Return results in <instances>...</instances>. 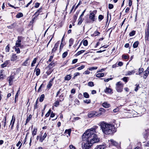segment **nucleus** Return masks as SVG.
I'll list each match as a JSON object with an SVG mask.
<instances>
[{
  "mask_svg": "<svg viewBox=\"0 0 149 149\" xmlns=\"http://www.w3.org/2000/svg\"><path fill=\"white\" fill-rule=\"evenodd\" d=\"M95 127L88 129L83 134L82 136V140H86V142H84V145L82 146L83 149H90L93 143L98 142L100 141L97 135L95 134Z\"/></svg>",
  "mask_w": 149,
  "mask_h": 149,
  "instance_id": "1",
  "label": "nucleus"
},
{
  "mask_svg": "<svg viewBox=\"0 0 149 149\" xmlns=\"http://www.w3.org/2000/svg\"><path fill=\"white\" fill-rule=\"evenodd\" d=\"M100 126L103 132L106 134H111L116 131V129L113 125L104 121L101 122Z\"/></svg>",
  "mask_w": 149,
  "mask_h": 149,
  "instance_id": "2",
  "label": "nucleus"
},
{
  "mask_svg": "<svg viewBox=\"0 0 149 149\" xmlns=\"http://www.w3.org/2000/svg\"><path fill=\"white\" fill-rule=\"evenodd\" d=\"M100 113L97 112V111H93L88 113V116L89 118H93L100 116Z\"/></svg>",
  "mask_w": 149,
  "mask_h": 149,
  "instance_id": "3",
  "label": "nucleus"
},
{
  "mask_svg": "<svg viewBox=\"0 0 149 149\" xmlns=\"http://www.w3.org/2000/svg\"><path fill=\"white\" fill-rule=\"evenodd\" d=\"M123 85V84H122L121 81H119L116 83V88L117 92H121L122 91Z\"/></svg>",
  "mask_w": 149,
  "mask_h": 149,
  "instance_id": "4",
  "label": "nucleus"
},
{
  "mask_svg": "<svg viewBox=\"0 0 149 149\" xmlns=\"http://www.w3.org/2000/svg\"><path fill=\"white\" fill-rule=\"evenodd\" d=\"M109 141L110 142L111 144L113 146H116L118 149H120L121 148L120 144L113 139H111L110 140H109Z\"/></svg>",
  "mask_w": 149,
  "mask_h": 149,
  "instance_id": "5",
  "label": "nucleus"
},
{
  "mask_svg": "<svg viewBox=\"0 0 149 149\" xmlns=\"http://www.w3.org/2000/svg\"><path fill=\"white\" fill-rule=\"evenodd\" d=\"M96 10L90 13V14L89 19L93 22H94L95 20V16L94 12L96 13Z\"/></svg>",
  "mask_w": 149,
  "mask_h": 149,
  "instance_id": "6",
  "label": "nucleus"
},
{
  "mask_svg": "<svg viewBox=\"0 0 149 149\" xmlns=\"http://www.w3.org/2000/svg\"><path fill=\"white\" fill-rule=\"evenodd\" d=\"M15 79V76L13 75H11L8 78L9 82V85L11 86L13 83V80Z\"/></svg>",
  "mask_w": 149,
  "mask_h": 149,
  "instance_id": "7",
  "label": "nucleus"
},
{
  "mask_svg": "<svg viewBox=\"0 0 149 149\" xmlns=\"http://www.w3.org/2000/svg\"><path fill=\"white\" fill-rule=\"evenodd\" d=\"M24 38L21 36H18L17 38V40L16 41L15 45L16 46H19L20 45V44L22 40L24 39Z\"/></svg>",
  "mask_w": 149,
  "mask_h": 149,
  "instance_id": "8",
  "label": "nucleus"
},
{
  "mask_svg": "<svg viewBox=\"0 0 149 149\" xmlns=\"http://www.w3.org/2000/svg\"><path fill=\"white\" fill-rule=\"evenodd\" d=\"M59 42L58 41L55 45L54 46L52 49V53H54L57 50V48L59 46Z\"/></svg>",
  "mask_w": 149,
  "mask_h": 149,
  "instance_id": "9",
  "label": "nucleus"
},
{
  "mask_svg": "<svg viewBox=\"0 0 149 149\" xmlns=\"http://www.w3.org/2000/svg\"><path fill=\"white\" fill-rule=\"evenodd\" d=\"M19 58L16 56V54H13L11 57L10 60L12 61H14L17 60Z\"/></svg>",
  "mask_w": 149,
  "mask_h": 149,
  "instance_id": "10",
  "label": "nucleus"
},
{
  "mask_svg": "<svg viewBox=\"0 0 149 149\" xmlns=\"http://www.w3.org/2000/svg\"><path fill=\"white\" fill-rule=\"evenodd\" d=\"M145 39L146 41H149V30H146Z\"/></svg>",
  "mask_w": 149,
  "mask_h": 149,
  "instance_id": "11",
  "label": "nucleus"
},
{
  "mask_svg": "<svg viewBox=\"0 0 149 149\" xmlns=\"http://www.w3.org/2000/svg\"><path fill=\"white\" fill-rule=\"evenodd\" d=\"M42 7H40L35 13V15L37 17L40 14V13L42 12Z\"/></svg>",
  "mask_w": 149,
  "mask_h": 149,
  "instance_id": "12",
  "label": "nucleus"
},
{
  "mask_svg": "<svg viewBox=\"0 0 149 149\" xmlns=\"http://www.w3.org/2000/svg\"><path fill=\"white\" fill-rule=\"evenodd\" d=\"M17 24L15 22L13 23L10 26H8L7 27L8 29H12L15 28L17 26Z\"/></svg>",
  "mask_w": 149,
  "mask_h": 149,
  "instance_id": "13",
  "label": "nucleus"
},
{
  "mask_svg": "<svg viewBox=\"0 0 149 149\" xmlns=\"http://www.w3.org/2000/svg\"><path fill=\"white\" fill-rule=\"evenodd\" d=\"M106 145H97L96 146V149H104L106 147Z\"/></svg>",
  "mask_w": 149,
  "mask_h": 149,
  "instance_id": "14",
  "label": "nucleus"
},
{
  "mask_svg": "<svg viewBox=\"0 0 149 149\" xmlns=\"http://www.w3.org/2000/svg\"><path fill=\"white\" fill-rule=\"evenodd\" d=\"M54 63L53 61H52L47 67V68H49V69H50L54 66Z\"/></svg>",
  "mask_w": 149,
  "mask_h": 149,
  "instance_id": "15",
  "label": "nucleus"
},
{
  "mask_svg": "<svg viewBox=\"0 0 149 149\" xmlns=\"http://www.w3.org/2000/svg\"><path fill=\"white\" fill-rule=\"evenodd\" d=\"M19 46H16V45L14 47V48L15 49V51L17 53V54L19 53L20 52L19 48Z\"/></svg>",
  "mask_w": 149,
  "mask_h": 149,
  "instance_id": "16",
  "label": "nucleus"
},
{
  "mask_svg": "<svg viewBox=\"0 0 149 149\" xmlns=\"http://www.w3.org/2000/svg\"><path fill=\"white\" fill-rule=\"evenodd\" d=\"M102 105L105 108H108L110 106V104L107 102H105L102 103Z\"/></svg>",
  "mask_w": 149,
  "mask_h": 149,
  "instance_id": "17",
  "label": "nucleus"
},
{
  "mask_svg": "<svg viewBox=\"0 0 149 149\" xmlns=\"http://www.w3.org/2000/svg\"><path fill=\"white\" fill-rule=\"evenodd\" d=\"M37 66L36 67V68L35 69V71L36 72V75L37 76H38L40 74V70L39 68H37Z\"/></svg>",
  "mask_w": 149,
  "mask_h": 149,
  "instance_id": "18",
  "label": "nucleus"
},
{
  "mask_svg": "<svg viewBox=\"0 0 149 149\" xmlns=\"http://www.w3.org/2000/svg\"><path fill=\"white\" fill-rule=\"evenodd\" d=\"M47 134L46 133H45L42 137H41L39 139V141L40 142H42L44 140L45 138L46 137Z\"/></svg>",
  "mask_w": 149,
  "mask_h": 149,
  "instance_id": "19",
  "label": "nucleus"
},
{
  "mask_svg": "<svg viewBox=\"0 0 149 149\" xmlns=\"http://www.w3.org/2000/svg\"><path fill=\"white\" fill-rule=\"evenodd\" d=\"M29 60V57H28V58H27L25 61L23 63L22 65L24 66H27L29 63L28 61Z\"/></svg>",
  "mask_w": 149,
  "mask_h": 149,
  "instance_id": "20",
  "label": "nucleus"
},
{
  "mask_svg": "<svg viewBox=\"0 0 149 149\" xmlns=\"http://www.w3.org/2000/svg\"><path fill=\"white\" fill-rule=\"evenodd\" d=\"M71 76L70 74H68L66 75L64 78L65 80H69L71 78Z\"/></svg>",
  "mask_w": 149,
  "mask_h": 149,
  "instance_id": "21",
  "label": "nucleus"
},
{
  "mask_svg": "<svg viewBox=\"0 0 149 149\" xmlns=\"http://www.w3.org/2000/svg\"><path fill=\"white\" fill-rule=\"evenodd\" d=\"M97 112H99V113H100V116L102 114V112H105V109L103 108H100L99 109V110L98 111H97Z\"/></svg>",
  "mask_w": 149,
  "mask_h": 149,
  "instance_id": "22",
  "label": "nucleus"
},
{
  "mask_svg": "<svg viewBox=\"0 0 149 149\" xmlns=\"http://www.w3.org/2000/svg\"><path fill=\"white\" fill-rule=\"evenodd\" d=\"M139 44V42L138 41L135 42L133 45V47L134 48H136L137 47Z\"/></svg>",
  "mask_w": 149,
  "mask_h": 149,
  "instance_id": "23",
  "label": "nucleus"
},
{
  "mask_svg": "<svg viewBox=\"0 0 149 149\" xmlns=\"http://www.w3.org/2000/svg\"><path fill=\"white\" fill-rule=\"evenodd\" d=\"M144 69L143 68H139V73H136V74H139L140 75H141Z\"/></svg>",
  "mask_w": 149,
  "mask_h": 149,
  "instance_id": "24",
  "label": "nucleus"
},
{
  "mask_svg": "<svg viewBox=\"0 0 149 149\" xmlns=\"http://www.w3.org/2000/svg\"><path fill=\"white\" fill-rule=\"evenodd\" d=\"M111 91L112 90L111 88L107 87H106V89L104 90V92L105 93H111Z\"/></svg>",
  "mask_w": 149,
  "mask_h": 149,
  "instance_id": "25",
  "label": "nucleus"
},
{
  "mask_svg": "<svg viewBox=\"0 0 149 149\" xmlns=\"http://www.w3.org/2000/svg\"><path fill=\"white\" fill-rule=\"evenodd\" d=\"M104 74L103 73H98L96 74V76L97 77L100 78L104 77Z\"/></svg>",
  "mask_w": 149,
  "mask_h": 149,
  "instance_id": "26",
  "label": "nucleus"
},
{
  "mask_svg": "<svg viewBox=\"0 0 149 149\" xmlns=\"http://www.w3.org/2000/svg\"><path fill=\"white\" fill-rule=\"evenodd\" d=\"M135 72V71L134 70H133L131 71H128L127 72V74L126 75H132V74H133Z\"/></svg>",
  "mask_w": 149,
  "mask_h": 149,
  "instance_id": "27",
  "label": "nucleus"
},
{
  "mask_svg": "<svg viewBox=\"0 0 149 149\" xmlns=\"http://www.w3.org/2000/svg\"><path fill=\"white\" fill-rule=\"evenodd\" d=\"M45 98V95L44 94H42L41 95L39 98L40 102H42Z\"/></svg>",
  "mask_w": 149,
  "mask_h": 149,
  "instance_id": "28",
  "label": "nucleus"
},
{
  "mask_svg": "<svg viewBox=\"0 0 149 149\" xmlns=\"http://www.w3.org/2000/svg\"><path fill=\"white\" fill-rule=\"evenodd\" d=\"M53 81V79H52V80H50L47 86V88H48L50 89L51 86H52V81Z\"/></svg>",
  "mask_w": 149,
  "mask_h": 149,
  "instance_id": "29",
  "label": "nucleus"
},
{
  "mask_svg": "<svg viewBox=\"0 0 149 149\" xmlns=\"http://www.w3.org/2000/svg\"><path fill=\"white\" fill-rule=\"evenodd\" d=\"M37 58H35L33 59V60L31 63V67H33L34 66V64H35L36 63V61H37Z\"/></svg>",
  "mask_w": 149,
  "mask_h": 149,
  "instance_id": "30",
  "label": "nucleus"
},
{
  "mask_svg": "<svg viewBox=\"0 0 149 149\" xmlns=\"http://www.w3.org/2000/svg\"><path fill=\"white\" fill-rule=\"evenodd\" d=\"M44 86H45L44 84H41L38 88V92H41L42 91L41 89H42V88H43V87H44Z\"/></svg>",
  "mask_w": 149,
  "mask_h": 149,
  "instance_id": "31",
  "label": "nucleus"
},
{
  "mask_svg": "<svg viewBox=\"0 0 149 149\" xmlns=\"http://www.w3.org/2000/svg\"><path fill=\"white\" fill-rule=\"evenodd\" d=\"M73 42H74V40L72 38H71L69 40V47H71L72 45L73 44Z\"/></svg>",
  "mask_w": 149,
  "mask_h": 149,
  "instance_id": "32",
  "label": "nucleus"
},
{
  "mask_svg": "<svg viewBox=\"0 0 149 149\" xmlns=\"http://www.w3.org/2000/svg\"><path fill=\"white\" fill-rule=\"evenodd\" d=\"M32 116L31 114H30L28 117H27L26 120V124L28 123L30 120H31L32 118Z\"/></svg>",
  "mask_w": 149,
  "mask_h": 149,
  "instance_id": "33",
  "label": "nucleus"
},
{
  "mask_svg": "<svg viewBox=\"0 0 149 149\" xmlns=\"http://www.w3.org/2000/svg\"><path fill=\"white\" fill-rule=\"evenodd\" d=\"M85 52V50H81L78 52L76 54V56H78Z\"/></svg>",
  "mask_w": 149,
  "mask_h": 149,
  "instance_id": "34",
  "label": "nucleus"
},
{
  "mask_svg": "<svg viewBox=\"0 0 149 149\" xmlns=\"http://www.w3.org/2000/svg\"><path fill=\"white\" fill-rule=\"evenodd\" d=\"M3 70H1L0 71V79H3L4 78V76L3 74Z\"/></svg>",
  "mask_w": 149,
  "mask_h": 149,
  "instance_id": "35",
  "label": "nucleus"
},
{
  "mask_svg": "<svg viewBox=\"0 0 149 149\" xmlns=\"http://www.w3.org/2000/svg\"><path fill=\"white\" fill-rule=\"evenodd\" d=\"M71 129H69L68 130H66L65 132V133H67L69 136H70L71 133Z\"/></svg>",
  "mask_w": 149,
  "mask_h": 149,
  "instance_id": "36",
  "label": "nucleus"
},
{
  "mask_svg": "<svg viewBox=\"0 0 149 149\" xmlns=\"http://www.w3.org/2000/svg\"><path fill=\"white\" fill-rule=\"evenodd\" d=\"M15 120V117L14 116V115H13L12 116V119L11 121L10 125H11V124H12L13 123V122H14V123Z\"/></svg>",
  "mask_w": 149,
  "mask_h": 149,
  "instance_id": "37",
  "label": "nucleus"
},
{
  "mask_svg": "<svg viewBox=\"0 0 149 149\" xmlns=\"http://www.w3.org/2000/svg\"><path fill=\"white\" fill-rule=\"evenodd\" d=\"M37 131V129L36 128H34L33 129V130L32 131V134L33 135V137L36 134Z\"/></svg>",
  "mask_w": 149,
  "mask_h": 149,
  "instance_id": "38",
  "label": "nucleus"
},
{
  "mask_svg": "<svg viewBox=\"0 0 149 149\" xmlns=\"http://www.w3.org/2000/svg\"><path fill=\"white\" fill-rule=\"evenodd\" d=\"M23 16V14L21 13H19L16 15V17L17 18H19L22 17Z\"/></svg>",
  "mask_w": 149,
  "mask_h": 149,
  "instance_id": "39",
  "label": "nucleus"
},
{
  "mask_svg": "<svg viewBox=\"0 0 149 149\" xmlns=\"http://www.w3.org/2000/svg\"><path fill=\"white\" fill-rule=\"evenodd\" d=\"M83 95L84 97L86 98H88L89 97V96L87 92L84 93Z\"/></svg>",
  "mask_w": 149,
  "mask_h": 149,
  "instance_id": "40",
  "label": "nucleus"
},
{
  "mask_svg": "<svg viewBox=\"0 0 149 149\" xmlns=\"http://www.w3.org/2000/svg\"><path fill=\"white\" fill-rule=\"evenodd\" d=\"M79 21L78 23L77 24L79 25L81 24V23H82V22H83V20L82 19V18L79 17Z\"/></svg>",
  "mask_w": 149,
  "mask_h": 149,
  "instance_id": "41",
  "label": "nucleus"
},
{
  "mask_svg": "<svg viewBox=\"0 0 149 149\" xmlns=\"http://www.w3.org/2000/svg\"><path fill=\"white\" fill-rule=\"evenodd\" d=\"M136 33V31L134 30L132 31L130 33V36H132L134 35Z\"/></svg>",
  "mask_w": 149,
  "mask_h": 149,
  "instance_id": "42",
  "label": "nucleus"
},
{
  "mask_svg": "<svg viewBox=\"0 0 149 149\" xmlns=\"http://www.w3.org/2000/svg\"><path fill=\"white\" fill-rule=\"evenodd\" d=\"M6 117L5 116L4 117V118L3 119V121L4 122L3 127H5L6 125Z\"/></svg>",
  "mask_w": 149,
  "mask_h": 149,
  "instance_id": "43",
  "label": "nucleus"
},
{
  "mask_svg": "<svg viewBox=\"0 0 149 149\" xmlns=\"http://www.w3.org/2000/svg\"><path fill=\"white\" fill-rule=\"evenodd\" d=\"M68 54V52H64L62 55V57L63 58H65L67 55Z\"/></svg>",
  "mask_w": 149,
  "mask_h": 149,
  "instance_id": "44",
  "label": "nucleus"
},
{
  "mask_svg": "<svg viewBox=\"0 0 149 149\" xmlns=\"http://www.w3.org/2000/svg\"><path fill=\"white\" fill-rule=\"evenodd\" d=\"M88 85L91 87L94 86V83L92 81H90L88 83Z\"/></svg>",
  "mask_w": 149,
  "mask_h": 149,
  "instance_id": "45",
  "label": "nucleus"
},
{
  "mask_svg": "<svg viewBox=\"0 0 149 149\" xmlns=\"http://www.w3.org/2000/svg\"><path fill=\"white\" fill-rule=\"evenodd\" d=\"M38 99H37V100L36 101V104L34 106V110L35 109H36L38 107Z\"/></svg>",
  "mask_w": 149,
  "mask_h": 149,
  "instance_id": "46",
  "label": "nucleus"
},
{
  "mask_svg": "<svg viewBox=\"0 0 149 149\" xmlns=\"http://www.w3.org/2000/svg\"><path fill=\"white\" fill-rule=\"evenodd\" d=\"M51 109H49V110L47 113L45 115V117H47L49 116L50 113H51Z\"/></svg>",
  "mask_w": 149,
  "mask_h": 149,
  "instance_id": "47",
  "label": "nucleus"
},
{
  "mask_svg": "<svg viewBox=\"0 0 149 149\" xmlns=\"http://www.w3.org/2000/svg\"><path fill=\"white\" fill-rule=\"evenodd\" d=\"M8 65V63L6 62H5L3 63L1 65V66L2 68H3L7 66Z\"/></svg>",
  "mask_w": 149,
  "mask_h": 149,
  "instance_id": "48",
  "label": "nucleus"
},
{
  "mask_svg": "<svg viewBox=\"0 0 149 149\" xmlns=\"http://www.w3.org/2000/svg\"><path fill=\"white\" fill-rule=\"evenodd\" d=\"M104 18V16L102 15H100L98 16V19L99 21H100Z\"/></svg>",
  "mask_w": 149,
  "mask_h": 149,
  "instance_id": "49",
  "label": "nucleus"
},
{
  "mask_svg": "<svg viewBox=\"0 0 149 149\" xmlns=\"http://www.w3.org/2000/svg\"><path fill=\"white\" fill-rule=\"evenodd\" d=\"M122 57L123 58L125 59H127L129 58V56L123 55L122 56Z\"/></svg>",
  "mask_w": 149,
  "mask_h": 149,
  "instance_id": "50",
  "label": "nucleus"
},
{
  "mask_svg": "<svg viewBox=\"0 0 149 149\" xmlns=\"http://www.w3.org/2000/svg\"><path fill=\"white\" fill-rule=\"evenodd\" d=\"M84 102L87 104H89L91 102V100H87L86 99L85 100H84Z\"/></svg>",
  "mask_w": 149,
  "mask_h": 149,
  "instance_id": "51",
  "label": "nucleus"
},
{
  "mask_svg": "<svg viewBox=\"0 0 149 149\" xmlns=\"http://www.w3.org/2000/svg\"><path fill=\"white\" fill-rule=\"evenodd\" d=\"M97 67H92L90 68H88L89 70L92 71L94 70H96L97 69Z\"/></svg>",
  "mask_w": 149,
  "mask_h": 149,
  "instance_id": "52",
  "label": "nucleus"
},
{
  "mask_svg": "<svg viewBox=\"0 0 149 149\" xmlns=\"http://www.w3.org/2000/svg\"><path fill=\"white\" fill-rule=\"evenodd\" d=\"M6 52H9L10 51V46L9 45H8L6 48Z\"/></svg>",
  "mask_w": 149,
  "mask_h": 149,
  "instance_id": "53",
  "label": "nucleus"
},
{
  "mask_svg": "<svg viewBox=\"0 0 149 149\" xmlns=\"http://www.w3.org/2000/svg\"><path fill=\"white\" fill-rule=\"evenodd\" d=\"M83 45L85 46H86L88 44V42L87 40H85L83 42Z\"/></svg>",
  "mask_w": 149,
  "mask_h": 149,
  "instance_id": "54",
  "label": "nucleus"
},
{
  "mask_svg": "<svg viewBox=\"0 0 149 149\" xmlns=\"http://www.w3.org/2000/svg\"><path fill=\"white\" fill-rule=\"evenodd\" d=\"M128 79L127 77H124L122 79V80L126 83L127 82Z\"/></svg>",
  "mask_w": 149,
  "mask_h": 149,
  "instance_id": "55",
  "label": "nucleus"
},
{
  "mask_svg": "<svg viewBox=\"0 0 149 149\" xmlns=\"http://www.w3.org/2000/svg\"><path fill=\"white\" fill-rule=\"evenodd\" d=\"M113 7V6L112 4H109L108 5V8L109 9H112Z\"/></svg>",
  "mask_w": 149,
  "mask_h": 149,
  "instance_id": "56",
  "label": "nucleus"
},
{
  "mask_svg": "<svg viewBox=\"0 0 149 149\" xmlns=\"http://www.w3.org/2000/svg\"><path fill=\"white\" fill-rule=\"evenodd\" d=\"M54 106L55 107H57L58 105H59V101H57V100L54 103Z\"/></svg>",
  "mask_w": 149,
  "mask_h": 149,
  "instance_id": "57",
  "label": "nucleus"
},
{
  "mask_svg": "<svg viewBox=\"0 0 149 149\" xmlns=\"http://www.w3.org/2000/svg\"><path fill=\"white\" fill-rule=\"evenodd\" d=\"M136 87L135 88L134 91L136 92L138 91V88H139V84H136Z\"/></svg>",
  "mask_w": 149,
  "mask_h": 149,
  "instance_id": "58",
  "label": "nucleus"
},
{
  "mask_svg": "<svg viewBox=\"0 0 149 149\" xmlns=\"http://www.w3.org/2000/svg\"><path fill=\"white\" fill-rule=\"evenodd\" d=\"M20 88H19L18 90L17 91L16 95L15 96V97L18 98L19 96L18 93L20 91Z\"/></svg>",
  "mask_w": 149,
  "mask_h": 149,
  "instance_id": "59",
  "label": "nucleus"
},
{
  "mask_svg": "<svg viewBox=\"0 0 149 149\" xmlns=\"http://www.w3.org/2000/svg\"><path fill=\"white\" fill-rule=\"evenodd\" d=\"M54 56V55H53V56H50L49 58L48 61H47V63H48V62H50L52 61Z\"/></svg>",
  "mask_w": 149,
  "mask_h": 149,
  "instance_id": "60",
  "label": "nucleus"
},
{
  "mask_svg": "<svg viewBox=\"0 0 149 149\" xmlns=\"http://www.w3.org/2000/svg\"><path fill=\"white\" fill-rule=\"evenodd\" d=\"M40 5V3H39L38 2L36 3L34 7L36 8H38L39 7Z\"/></svg>",
  "mask_w": 149,
  "mask_h": 149,
  "instance_id": "61",
  "label": "nucleus"
},
{
  "mask_svg": "<svg viewBox=\"0 0 149 149\" xmlns=\"http://www.w3.org/2000/svg\"><path fill=\"white\" fill-rule=\"evenodd\" d=\"M85 67V66L84 65H82L81 66L78 67L77 68V70H80L83 68H84Z\"/></svg>",
  "mask_w": 149,
  "mask_h": 149,
  "instance_id": "62",
  "label": "nucleus"
},
{
  "mask_svg": "<svg viewBox=\"0 0 149 149\" xmlns=\"http://www.w3.org/2000/svg\"><path fill=\"white\" fill-rule=\"evenodd\" d=\"M74 102H75V103L77 104H79L80 103L79 100L77 99H76L75 100Z\"/></svg>",
  "mask_w": 149,
  "mask_h": 149,
  "instance_id": "63",
  "label": "nucleus"
},
{
  "mask_svg": "<svg viewBox=\"0 0 149 149\" xmlns=\"http://www.w3.org/2000/svg\"><path fill=\"white\" fill-rule=\"evenodd\" d=\"M78 59H75L73 60L72 61V63L74 64L77 62Z\"/></svg>",
  "mask_w": 149,
  "mask_h": 149,
  "instance_id": "64",
  "label": "nucleus"
}]
</instances>
